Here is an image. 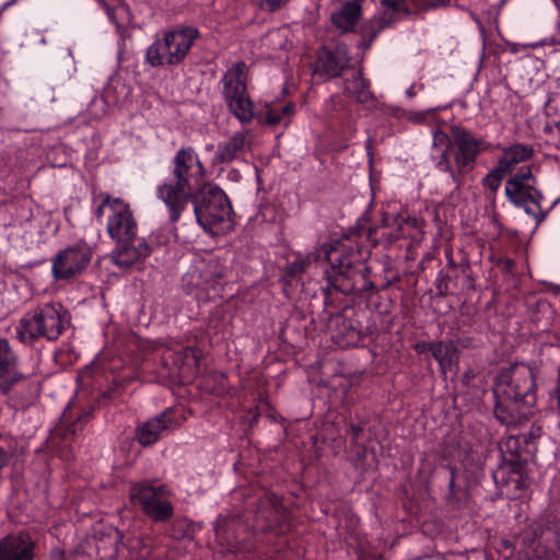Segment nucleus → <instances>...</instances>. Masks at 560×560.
<instances>
[{"instance_id":"nucleus-39","label":"nucleus","mask_w":560,"mask_h":560,"mask_svg":"<svg viewBox=\"0 0 560 560\" xmlns=\"http://www.w3.org/2000/svg\"><path fill=\"white\" fill-rule=\"evenodd\" d=\"M401 217H402V211H400V212H392L390 226H389L392 232H395V230L398 226V223H399Z\"/></svg>"},{"instance_id":"nucleus-22","label":"nucleus","mask_w":560,"mask_h":560,"mask_svg":"<svg viewBox=\"0 0 560 560\" xmlns=\"http://www.w3.org/2000/svg\"><path fill=\"white\" fill-rule=\"evenodd\" d=\"M350 58L342 46L323 49L317 61V71L327 78H337L349 66Z\"/></svg>"},{"instance_id":"nucleus-43","label":"nucleus","mask_w":560,"mask_h":560,"mask_svg":"<svg viewBox=\"0 0 560 560\" xmlns=\"http://www.w3.org/2000/svg\"><path fill=\"white\" fill-rule=\"evenodd\" d=\"M215 532H217V536L223 535L225 533L224 526L223 525H218L215 527Z\"/></svg>"},{"instance_id":"nucleus-30","label":"nucleus","mask_w":560,"mask_h":560,"mask_svg":"<svg viewBox=\"0 0 560 560\" xmlns=\"http://www.w3.org/2000/svg\"><path fill=\"white\" fill-rule=\"evenodd\" d=\"M505 175H508V173L498 164L497 167L486 175L482 179V184L492 192H495Z\"/></svg>"},{"instance_id":"nucleus-12","label":"nucleus","mask_w":560,"mask_h":560,"mask_svg":"<svg viewBox=\"0 0 560 560\" xmlns=\"http://www.w3.org/2000/svg\"><path fill=\"white\" fill-rule=\"evenodd\" d=\"M92 249L78 243L59 250L51 259V273L55 280H69L81 275L92 260Z\"/></svg>"},{"instance_id":"nucleus-10","label":"nucleus","mask_w":560,"mask_h":560,"mask_svg":"<svg viewBox=\"0 0 560 560\" xmlns=\"http://www.w3.org/2000/svg\"><path fill=\"white\" fill-rule=\"evenodd\" d=\"M247 66L244 61L233 65L223 75L222 94L230 112L242 122L249 124L254 116V104L247 92Z\"/></svg>"},{"instance_id":"nucleus-1","label":"nucleus","mask_w":560,"mask_h":560,"mask_svg":"<svg viewBox=\"0 0 560 560\" xmlns=\"http://www.w3.org/2000/svg\"><path fill=\"white\" fill-rule=\"evenodd\" d=\"M320 258L330 264V268L325 271L327 285L323 291L326 299L331 290L346 295L375 290L374 283L369 279L370 268L364 264L360 246L338 241L323 244L316 252L299 257L288 265L285 281L299 278L312 261Z\"/></svg>"},{"instance_id":"nucleus-42","label":"nucleus","mask_w":560,"mask_h":560,"mask_svg":"<svg viewBox=\"0 0 560 560\" xmlns=\"http://www.w3.org/2000/svg\"><path fill=\"white\" fill-rule=\"evenodd\" d=\"M350 432H351V434H352V436H353L354 439H358V438H359V435H360V434H361V432H362V429H361V427H359V425H351V427H350Z\"/></svg>"},{"instance_id":"nucleus-3","label":"nucleus","mask_w":560,"mask_h":560,"mask_svg":"<svg viewBox=\"0 0 560 560\" xmlns=\"http://www.w3.org/2000/svg\"><path fill=\"white\" fill-rule=\"evenodd\" d=\"M172 164V178L158 187V197L166 205L171 221L176 222L190 201L191 189L202 184L206 168L191 147L179 149Z\"/></svg>"},{"instance_id":"nucleus-8","label":"nucleus","mask_w":560,"mask_h":560,"mask_svg":"<svg viewBox=\"0 0 560 560\" xmlns=\"http://www.w3.org/2000/svg\"><path fill=\"white\" fill-rule=\"evenodd\" d=\"M97 220L106 219L107 233L116 243L133 242L138 234V224L132 210L125 200L106 194L95 210Z\"/></svg>"},{"instance_id":"nucleus-16","label":"nucleus","mask_w":560,"mask_h":560,"mask_svg":"<svg viewBox=\"0 0 560 560\" xmlns=\"http://www.w3.org/2000/svg\"><path fill=\"white\" fill-rule=\"evenodd\" d=\"M287 518V511L279 498L273 493L264 494L255 510V524L257 530L273 529Z\"/></svg>"},{"instance_id":"nucleus-23","label":"nucleus","mask_w":560,"mask_h":560,"mask_svg":"<svg viewBox=\"0 0 560 560\" xmlns=\"http://www.w3.org/2000/svg\"><path fill=\"white\" fill-rule=\"evenodd\" d=\"M533 534L538 544L550 551L560 547V522L553 514L542 516Z\"/></svg>"},{"instance_id":"nucleus-37","label":"nucleus","mask_w":560,"mask_h":560,"mask_svg":"<svg viewBox=\"0 0 560 560\" xmlns=\"http://www.w3.org/2000/svg\"><path fill=\"white\" fill-rule=\"evenodd\" d=\"M404 1L405 0H382V3L387 7L385 11H394L395 18H397V12L400 11Z\"/></svg>"},{"instance_id":"nucleus-5","label":"nucleus","mask_w":560,"mask_h":560,"mask_svg":"<svg viewBox=\"0 0 560 560\" xmlns=\"http://www.w3.org/2000/svg\"><path fill=\"white\" fill-rule=\"evenodd\" d=\"M69 326L68 311L59 303H46L21 318L16 335L26 345H32L39 338L55 341Z\"/></svg>"},{"instance_id":"nucleus-27","label":"nucleus","mask_w":560,"mask_h":560,"mask_svg":"<svg viewBox=\"0 0 560 560\" xmlns=\"http://www.w3.org/2000/svg\"><path fill=\"white\" fill-rule=\"evenodd\" d=\"M345 93L360 104L373 102L369 82L363 78L360 70L354 71L351 78L345 80Z\"/></svg>"},{"instance_id":"nucleus-7","label":"nucleus","mask_w":560,"mask_h":560,"mask_svg":"<svg viewBox=\"0 0 560 560\" xmlns=\"http://www.w3.org/2000/svg\"><path fill=\"white\" fill-rule=\"evenodd\" d=\"M225 273L226 268L218 258H200L183 276V288L196 299L209 301L220 295Z\"/></svg>"},{"instance_id":"nucleus-4","label":"nucleus","mask_w":560,"mask_h":560,"mask_svg":"<svg viewBox=\"0 0 560 560\" xmlns=\"http://www.w3.org/2000/svg\"><path fill=\"white\" fill-rule=\"evenodd\" d=\"M198 224L207 232L224 233L233 228V210L226 194L215 184L206 183L191 194Z\"/></svg>"},{"instance_id":"nucleus-9","label":"nucleus","mask_w":560,"mask_h":560,"mask_svg":"<svg viewBox=\"0 0 560 560\" xmlns=\"http://www.w3.org/2000/svg\"><path fill=\"white\" fill-rule=\"evenodd\" d=\"M199 35V31L194 27L165 33L162 40H156L148 48V62L153 67L178 65L185 59Z\"/></svg>"},{"instance_id":"nucleus-44","label":"nucleus","mask_w":560,"mask_h":560,"mask_svg":"<svg viewBox=\"0 0 560 560\" xmlns=\"http://www.w3.org/2000/svg\"><path fill=\"white\" fill-rule=\"evenodd\" d=\"M423 345H424V343H418V345L416 346V350H417L418 352L427 351V350H428V348H423Z\"/></svg>"},{"instance_id":"nucleus-40","label":"nucleus","mask_w":560,"mask_h":560,"mask_svg":"<svg viewBox=\"0 0 560 560\" xmlns=\"http://www.w3.org/2000/svg\"><path fill=\"white\" fill-rule=\"evenodd\" d=\"M392 212H383L381 217V225L389 229L390 226Z\"/></svg>"},{"instance_id":"nucleus-21","label":"nucleus","mask_w":560,"mask_h":560,"mask_svg":"<svg viewBox=\"0 0 560 560\" xmlns=\"http://www.w3.org/2000/svg\"><path fill=\"white\" fill-rule=\"evenodd\" d=\"M16 355L8 340H0V393L8 394L13 386L23 380L22 374L15 373Z\"/></svg>"},{"instance_id":"nucleus-26","label":"nucleus","mask_w":560,"mask_h":560,"mask_svg":"<svg viewBox=\"0 0 560 560\" xmlns=\"http://www.w3.org/2000/svg\"><path fill=\"white\" fill-rule=\"evenodd\" d=\"M423 348H428L443 372L458 361V349L453 341L424 342Z\"/></svg>"},{"instance_id":"nucleus-14","label":"nucleus","mask_w":560,"mask_h":560,"mask_svg":"<svg viewBox=\"0 0 560 560\" xmlns=\"http://www.w3.org/2000/svg\"><path fill=\"white\" fill-rule=\"evenodd\" d=\"M73 402H69L65 409L60 423L50 434V444L54 447H67L83 430L92 418L93 408L73 413Z\"/></svg>"},{"instance_id":"nucleus-18","label":"nucleus","mask_w":560,"mask_h":560,"mask_svg":"<svg viewBox=\"0 0 560 560\" xmlns=\"http://www.w3.org/2000/svg\"><path fill=\"white\" fill-rule=\"evenodd\" d=\"M174 410L167 408L159 416L143 422L137 428V440L143 446L154 444L161 436L162 432L177 428L178 423L174 421Z\"/></svg>"},{"instance_id":"nucleus-24","label":"nucleus","mask_w":560,"mask_h":560,"mask_svg":"<svg viewBox=\"0 0 560 560\" xmlns=\"http://www.w3.org/2000/svg\"><path fill=\"white\" fill-rule=\"evenodd\" d=\"M360 16V3L357 1H348L331 14V23L341 33H347L354 30Z\"/></svg>"},{"instance_id":"nucleus-17","label":"nucleus","mask_w":560,"mask_h":560,"mask_svg":"<svg viewBox=\"0 0 560 560\" xmlns=\"http://www.w3.org/2000/svg\"><path fill=\"white\" fill-rule=\"evenodd\" d=\"M36 541L26 532L0 540V560H34Z\"/></svg>"},{"instance_id":"nucleus-38","label":"nucleus","mask_w":560,"mask_h":560,"mask_svg":"<svg viewBox=\"0 0 560 560\" xmlns=\"http://www.w3.org/2000/svg\"><path fill=\"white\" fill-rule=\"evenodd\" d=\"M184 353H185V359L186 360H191L194 365L198 366L200 357H199V351L197 349H195V348H186L184 350Z\"/></svg>"},{"instance_id":"nucleus-15","label":"nucleus","mask_w":560,"mask_h":560,"mask_svg":"<svg viewBox=\"0 0 560 560\" xmlns=\"http://www.w3.org/2000/svg\"><path fill=\"white\" fill-rule=\"evenodd\" d=\"M505 196L514 206L523 207L527 213H532L538 222L545 219L546 213L541 211L540 206L542 195L533 185L508 180Z\"/></svg>"},{"instance_id":"nucleus-20","label":"nucleus","mask_w":560,"mask_h":560,"mask_svg":"<svg viewBox=\"0 0 560 560\" xmlns=\"http://www.w3.org/2000/svg\"><path fill=\"white\" fill-rule=\"evenodd\" d=\"M150 254V245L144 240L136 237L133 242L117 243V247L112 254V259L118 267L129 268L144 260Z\"/></svg>"},{"instance_id":"nucleus-6","label":"nucleus","mask_w":560,"mask_h":560,"mask_svg":"<svg viewBox=\"0 0 560 560\" xmlns=\"http://www.w3.org/2000/svg\"><path fill=\"white\" fill-rule=\"evenodd\" d=\"M451 131L453 142L443 151L438 167L450 173L455 187L458 188L463 184V175L475 166L480 141L459 126H453Z\"/></svg>"},{"instance_id":"nucleus-32","label":"nucleus","mask_w":560,"mask_h":560,"mask_svg":"<svg viewBox=\"0 0 560 560\" xmlns=\"http://www.w3.org/2000/svg\"><path fill=\"white\" fill-rule=\"evenodd\" d=\"M389 238L397 241L399 238H416L415 233L408 231L407 211H402V217L396 228L395 232H390Z\"/></svg>"},{"instance_id":"nucleus-36","label":"nucleus","mask_w":560,"mask_h":560,"mask_svg":"<svg viewBox=\"0 0 560 560\" xmlns=\"http://www.w3.org/2000/svg\"><path fill=\"white\" fill-rule=\"evenodd\" d=\"M407 221H408V231H411L412 233H421L422 223L421 221L416 218L411 217L407 213ZM417 236V234H415Z\"/></svg>"},{"instance_id":"nucleus-45","label":"nucleus","mask_w":560,"mask_h":560,"mask_svg":"<svg viewBox=\"0 0 560 560\" xmlns=\"http://www.w3.org/2000/svg\"><path fill=\"white\" fill-rule=\"evenodd\" d=\"M37 393H38V386L36 384H34L32 386V395L35 396V395H37Z\"/></svg>"},{"instance_id":"nucleus-31","label":"nucleus","mask_w":560,"mask_h":560,"mask_svg":"<svg viewBox=\"0 0 560 560\" xmlns=\"http://www.w3.org/2000/svg\"><path fill=\"white\" fill-rule=\"evenodd\" d=\"M292 108L293 106L290 104L281 107H269L267 109L266 122L271 126L280 124L284 116L292 113Z\"/></svg>"},{"instance_id":"nucleus-11","label":"nucleus","mask_w":560,"mask_h":560,"mask_svg":"<svg viewBox=\"0 0 560 560\" xmlns=\"http://www.w3.org/2000/svg\"><path fill=\"white\" fill-rule=\"evenodd\" d=\"M165 485L142 481L131 486L129 497L133 504L155 523H165L174 515V506L168 499Z\"/></svg>"},{"instance_id":"nucleus-28","label":"nucleus","mask_w":560,"mask_h":560,"mask_svg":"<svg viewBox=\"0 0 560 560\" xmlns=\"http://www.w3.org/2000/svg\"><path fill=\"white\" fill-rule=\"evenodd\" d=\"M534 150L529 145L515 143L503 150L499 160V165L510 174L513 167L522 162L529 160L533 156Z\"/></svg>"},{"instance_id":"nucleus-19","label":"nucleus","mask_w":560,"mask_h":560,"mask_svg":"<svg viewBox=\"0 0 560 560\" xmlns=\"http://www.w3.org/2000/svg\"><path fill=\"white\" fill-rule=\"evenodd\" d=\"M250 145L248 130L235 132L226 141L218 144L212 163L225 164L241 159L250 150Z\"/></svg>"},{"instance_id":"nucleus-29","label":"nucleus","mask_w":560,"mask_h":560,"mask_svg":"<svg viewBox=\"0 0 560 560\" xmlns=\"http://www.w3.org/2000/svg\"><path fill=\"white\" fill-rule=\"evenodd\" d=\"M396 21L397 18H395L394 11L385 10L381 15L373 16L371 20H369L362 28L363 39L368 40L366 47L372 44V42L383 30L390 27L396 23Z\"/></svg>"},{"instance_id":"nucleus-2","label":"nucleus","mask_w":560,"mask_h":560,"mask_svg":"<svg viewBox=\"0 0 560 560\" xmlns=\"http://www.w3.org/2000/svg\"><path fill=\"white\" fill-rule=\"evenodd\" d=\"M495 418L508 428L527 422L536 405V373L524 363L502 368L495 376Z\"/></svg>"},{"instance_id":"nucleus-25","label":"nucleus","mask_w":560,"mask_h":560,"mask_svg":"<svg viewBox=\"0 0 560 560\" xmlns=\"http://www.w3.org/2000/svg\"><path fill=\"white\" fill-rule=\"evenodd\" d=\"M96 560H117L120 533L116 529L93 538Z\"/></svg>"},{"instance_id":"nucleus-34","label":"nucleus","mask_w":560,"mask_h":560,"mask_svg":"<svg viewBox=\"0 0 560 560\" xmlns=\"http://www.w3.org/2000/svg\"><path fill=\"white\" fill-rule=\"evenodd\" d=\"M533 179V174H532V171L530 168L526 167V168H522L512 178H510L509 180H516L520 184H523V185H530L528 183V180Z\"/></svg>"},{"instance_id":"nucleus-13","label":"nucleus","mask_w":560,"mask_h":560,"mask_svg":"<svg viewBox=\"0 0 560 560\" xmlns=\"http://www.w3.org/2000/svg\"><path fill=\"white\" fill-rule=\"evenodd\" d=\"M73 402H69L65 409L60 423L50 434V444L54 447H67L83 430L92 418L93 408L73 413Z\"/></svg>"},{"instance_id":"nucleus-35","label":"nucleus","mask_w":560,"mask_h":560,"mask_svg":"<svg viewBox=\"0 0 560 560\" xmlns=\"http://www.w3.org/2000/svg\"><path fill=\"white\" fill-rule=\"evenodd\" d=\"M138 544H142V548L139 551V557L143 560L151 557L153 545L150 538H140Z\"/></svg>"},{"instance_id":"nucleus-46","label":"nucleus","mask_w":560,"mask_h":560,"mask_svg":"<svg viewBox=\"0 0 560 560\" xmlns=\"http://www.w3.org/2000/svg\"><path fill=\"white\" fill-rule=\"evenodd\" d=\"M455 486V480H454V476L451 477V480H450V488H451V491H453V488Z\"/></svg>"},{"instance_id":"nucleus-33","label":"nucleus","mask_w":560,"mask_h":560,"mask_svg":"<svg viewBox=\"0 0 560 560\" xmlns=\"http://www.w3.org/2000/svg\"><path fill=\"white\" fill-rule=\"evenodd\" d=\"M291 0H258V4L262 10L275 12L285 7Z\"/></svg>"},{"instance_id":"nucleus-47","label":"nucleus","mask_w":560,"mask_h":560,"mask_svg":"<svg viewBox=\"0 0 560 560\" xmlns=\"http://www.w3.org/2000/svg\"><path fill=\"white\" fill-rule=\"evenodd\" d=\"M556 127L560 130V120L556 124Z\"/></svg>"},{"instance_id":"nucleus-41","label":"nucleus","mask_w":560,"mask_h":560,"mask_svg":"<svg viewBox=\"0 0 560 560\" xmlns=\"http://www.w3.org/2000/svg\"><path fill=\"white\" fill-rule=\"evenodd\" d=\"M434 141L435 142H450L448 140V137L446 133L442 132V131H438L434 133Z\"/></svg>"}]
</instances>
